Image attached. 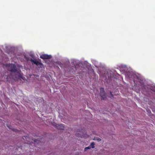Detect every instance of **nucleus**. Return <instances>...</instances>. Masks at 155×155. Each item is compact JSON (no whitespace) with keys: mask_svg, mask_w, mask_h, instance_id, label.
I'll use <instances>...</instances> for the list:
<instances>
[{"mask_svg":"<svg viewBox=\"0 0 155 155\" xmlns=\"http://www.w3.org/2000/svg\"><path fill=\"white\" fill-rule=\"evenodd\" d=\"M21 71L19 69H17L16 72H15V76L12 75V73H11L9 75H8L6 78V79L7 81H10L11 79L15 80L17 79L18 78H22V75L21 73Z\"/></svg>","mask_w":155,"mask_h":155,"instance_id":"obj_1","label":"nucleus"},{"mask_svg":"<svg viewBox=\"0 0 155 155\" xmlns=\"http://www.w3.org/2000/svg\"><path fill=\"white\" fill-rule=\"evenodd\" d=\"M6 67L8 71L12 72L14 73L15 72H16L17 69L15 64H6Z\"/></svg>","mask_w":155,"mask_h":155,"instance_id":"obj_2","label":"nucleus"},{"mask_svg":"<svg viewBox=\"0 0 155 155\" xmlns=\"http://www.w3.org/2000/svg\"><path fill=\"white\" fill-rule=\"evenodd\" d=\"M100 95L101 97V99L103 100H105L106 98V96L104 91V89L103 88H101L100 89Z\"/></svg>","mask_w":155,"mask_h":155,"instance_id":"obj_3","label":"nucleus"},{"mask_svg":"<svg viewBox=\"0 0 155 155\" xmlns=\"http://www.w3.org/2000/svg\"><path fill=\"white\" fill-rule=\"evenodd\" d=\"M31 61L33 64H35L36 65H39L41 68H42L43 66V65L42 63L38 61H37L36 60H34L31 59Z\"/></svg>","mask_w":155,"mask_h":155,"instance_id":"obj_4","label":"nucleus"},{"mask_svg":"<svg viewBox=\"0 0 155 155\" xmlns=\"http://www.w3.org/2000/svg\"><path fill=\"white\" fill-rule=\"evenodd\" d=\"M53 125L57 129L59 130H63L64 128V125L63 124H53Z\"/></svg>","mask_w":155,"mask_h":155,"instance_id":"obj_5","label":"nucleus"},{"mask_svg":"<svg viewBox=\"0 0 155 155\" xmlns=\"http://www.w3.org/2000/svg\"><path fill=\"white\" fill-rule=\"evenodd\" d=\"M40 58L44 59H48L51 58V56L47 54H43L40 56Z\"/></svg>","mask_w":155,"mask_h":155,"instance_id":"obj_6","label":"nucleus"},{"mask_svg":"<svg viewBox=\"0 0 155 155\" xmlns=\"http://www.w3.org/2000/svg\"><path fill=\"white\" fill-rule=\"evenodd\" d=\"M80 137H84V138H86V137H88V135H87V134H83L82 135H81H81L80 136Z\"/></svg>","mask_w":155,"mask_h":155,"instance_id":"obj_7","label":"nucleus"},{"mask_svg":"<svg viewBox=\"0 0 155 155\" xmlns=\"http://www.w3.org/2000/svg\"><path fill=\"white\" fill-rule=\"evenodd\" d=\"M94 145L95 144L93 142L91 143L90 146L91 147V148H93L94 147Z\"/></svg>","mask_w":155,"mask_h":155,"instance_id":"obj_8","label":"nucleus"},{"mask_svg":"<svg viewBox=\"0 0 155 155\" xmlns=\"http://www.w3.org/2000/svg\"><path fill=\"white\" fill-rule=\"evenodd\" d=\"M91 149V147L90 146H89L86 147H85L84 149V151H86L87 150H89Z\"/></svg>","mask_w":155,"mask_h":155,"instance_id":"obj_9","label":"nucleus"},{"mask_svg":"<svg viewBox=\"0 0 155 155\" xmlns=\"http://www.w3.org/2000/svg\"><path fill=\"white\" fill-rule=\"evenodd\" d=\"M34 144L35 145L36 143H38L39 142V140H34Z\"/></svg>","mask_w":155,"mask_h":155,"instance_id":"obj_10","label":"nucleus"},{"mask_svg":"<svg viewBox=\"0 0 155 155\" xmlns=\"http://www.w3.org/2000/svg\"><path fill=\"white\" fill-rule=\"evenodd\" d=\"M110 95L111 96V97H110L111 98H112V97H113V94H112V92H110Z\"/></svg>","mask_w":155,"mask_h":155,"instance_id":"obj_11","label":"nucleus"},{"mask_svg":"<svg viewBox=\"0 0 155 155\" xmlns=\"http://www.w3.org/2000/svg\"><path fill=\"white\" fill-rule=\"evenodd\" d=\"M26 139L27 140V139H28V137H27L26 136V137H25Z\"/></svg>","mask_w":155,"mask_h":155,"instance_id":"obj_12","label":"nucleus"},{"mask_svg":"<svg viewBox=\"0 0 155 155\" xmlns=\"http://www.w3.org/2000/svg\"><path fill=\"white\" fill-rule=\"evenodd\" d=\"M83 131H84V129H82L81 131L82 132Z\"/></svg>","mask_w":155,"mask_h":155,"instance_id":"obj_13","label":"nucleus"},{"mask_svg":"<svg viewBox=\"0 0 155 155\" xmlns=\"http://www.w3.org/2000/svg\"><path fill=\"white\" fill-rule=\"evenodd\" d=\"M7 126V127L9 128V129H10V128H11L10 127H9L8 126Z\"/></svg>","mask_w":155,"mask_h":155,"instance_id":"obj_14","label":"nucleus"},{"mask_svg":"<svg viewBox=\"0 0 155 155\" xmlns=\"http://www.w3.org/2000/svg\"><path fill=\"white\" fill-rule=\"evenodd\" d=\"M30 143H28H28H28V144H30Z\"/></svg>","mask_w":155,"mask_h":155,"instance_id":"obj_15","label":"nucleus"},{"mask_svg":"<svg viewBox=\"0 0 155 155\" xmlns=\"http://www.w3.org/2000/svg\"><path fill=\"white\" fill-rule=\"evenodd\" d=\"M99 140H101V139L100 138H99V139H98Z\"/></svg>","mask_w":155,"mask_h":155,"instance_id":"obj_16","label":"nucleus"}]
</instances>
